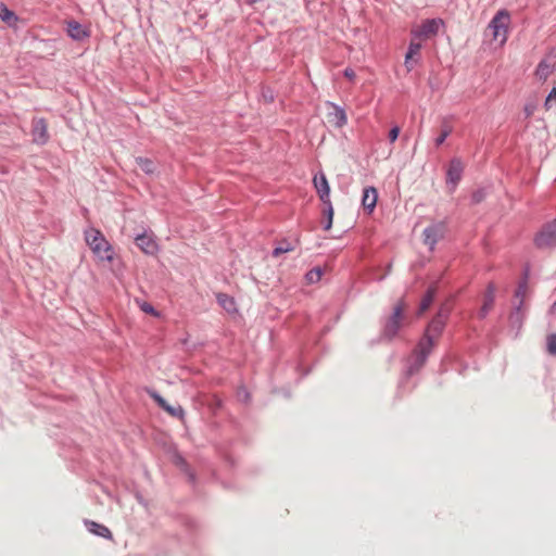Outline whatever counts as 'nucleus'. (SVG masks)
Masks as SVG:
<instances>
[{"label":"nucleus","mask_w":556,"mask_h":556,"mask_svg":"<svg viewBox=\"0 0 556 556\" xmlns=\"http://www.w3.org/2000/svg\"><path fill=\"white\" fill-rule=\"evenodd\" d=\"M534 110H535V106H534V105H532V104H531V105H526V106H525V113H526V116H527V117L532 116V114H533Z\"/></svg>","instance_id":"nucleus-35"},{"label":"nucleus","mask_w":556,"mask_h":556,"mask_svg":"<svg viewBox=\"0 0 556 556\" xmlns=\"http://www.w3.org/2000/svg\"><path fill=\"white\" fill-rule=\"evenodd\" d=\"M443 27L444 21L442 18H427L420 24L413 25L410 28V35L422 42L437 36Z\"/></svg>","instance_id":"nucleus-3"},{"label":"nucleus","mask_w":556,"mask_h":556,"mask_svg":"<svg viewBox=\"0 0 556 556\" xmlns=\"http://www.w3.org/2000/svg\"><path fill=\"white\" fill-rule=\"evenodd\" d=\"M434 294H435V288H430L427 291L426 295L421 300V303L419 306V314L425 313L430 307V305L433 302Z\"/></svg>","instance_id":"nucleus-22"},{"label":"nucleus","mask_w":556,"mask_h":556,"mask_svg":"<svg viewBox=\"0 0 556 556\" xmlns=\"http://www.w3.org/2000/svg\"><path fill=\"white\" fill-rule=\"evenodd\" d=\"M343 74H344V77H346L349 80H352V81L356 77L354 70H352L350 67L345 68Z\"/></svg>","instance_id":"nucleus-34"},{"label":"nucleus","mask_w":556,"mask_h":556,"mask_svg":"<svg viewBox=\"0 0 556 556\" xmlns=\"http://www.w3.org/2000/svg\"><path fill=\"white\" fill-rule=\"evenodd\" d=\"M444 233L445 225L443 223L430 225L424 230V243L432 249L443 238Z\"/></svg>","instance_id":"nucleus-7"},{"label":"nucleus","mask_w":556,"mask_h":556,"mask_svg":"<svg viewBox=\"0 0 556 556\" xmlns=\"http://www.w3.org/2000/svg\"><path fill=\"white\" fill-rule=\"evenodd\" d=\"M434 343H435V340L433 339V337L432 336H426V334L424 336V338L418 343V346H417V349L415 351V353H416V362H417L418 368L421 367L425 364L426 358L429 355V353L431 352Z\"/></svg>","instance_id":"nucleus-8"},{"label":"nucleus","mask_w":556,"mask_h":556,"mask_svg":"<svg viewBox=\"0 0 556 556\" xmlns=\"http://www.w3.org/2000/svg\"><path fill=\"white\" fill-rule=\"evenodd\" d=\"M534 243L540 249H548L556 245V219L546 224L535 236Z\"/></svg>","instance_id":"nucleus-5"},{"label":"nucleus","mask_w":556,"mask_h":556,"mask_svg":"<svg viewBox=\"0 0 556 556\" xmlns=\"http://www.w3.org/2000/svg\"><path fill=\"white\" fill-rule=\"evenodd\" d=\"M327 121L332 126L341 128L346 124L348 117L343 109L333 103H328Z\"/></svg>","instance_id":"nucleus-9"},{"label":"nucleus","mask_w":556,"mask_h":556,"mask_svg":"<svg viewBox=\"0 0 556 556\" xmlns=\"http://www.w3.org/2000/svg\"><path fill=\"white\" fill-rule=\"evenodd\" d=\"M556 70V54L553 52L545 55L538 64L535 77L540 81H545Z\"/></svg>","instance_id":"nucleus-6"},{"label":"nucleus","mask_w":556,"mask_h":556,"mask_svg":"<svg viewBox=\"0 0 556 556\" xmlns=\"http://www.w3.org/2000/svg\"><path fill=\"white\" fill-rule=\"evenodd\" d=\"M419 62V58H414V59H406L405 58V67L407 68L408 72L413 71V68L415 67V65Z\"/></svg>","instance_id":"nucleus-32"},{"label":"nucleus","mask_w":556,"mask_h":556,"mask_svg":"<svg viewBox=\"0 0 556 556\" xmlns=\"http://www.w3.org/2000/svg\"><path fill=\"white\" fill-rule=\"evenodd\" d=\"M556 104V87H554L551 92L548 93L545 102L544 108L546 111L551 110Z\"/></svg>","instance_id":"nucleus-29"},{"label":"nucleus","mask_w":556,"mask_h":556,"mask_svg":"<svg viewBox=\"0 0 556 556\" xmlns=\"http://www.w3.org/2000/svg\"><path fill=\"white\" fill-rule=\"evenodd\" d=\"M472 199H473V201H475L476 203H478V202L482 201L483 195H482V193H481L480 191H478V192H475V193H473Z\"/></svg>","instance_id":"nucleus-36"},{"label":"nucleus","mask_w":556,"mask_h":556,"mask_svg":"<svg viewBox=\"0 0 556 556\" xmlns=\"http://www.w3.org/2000/svg\"><path fill=\"white\" fill-rule=\"evenodd\" d=\"M399 134H400V127L399 126H394L389 131V140H390L391 143H393L397 139Z\"/></svg>","instance_id":"nucleus-33"},{"label":"nucleus","mask_w":556,"mask_h":556,"mask_svg":"<svg viewBox=\"0 0 556 556\" xmlns=\"http://www.w3.org/2000/svg\"><path fill=\"white\" fill-rule=\"evenodd\" d=\"M420 50H421V41L412 37L409 47H408V51L405 55L406 59L419 58Z\"/></svg>","instance_id":"nucleus-23"},{"label":"nucleus","mask_w":556,"mask_h":556,"mask_svg":"<svg viewBox=\"0 0 556 556\" xmlns=\"http://www.w3.org/2000/svg\"><path fill=\"white\" fill-rule=\"evenodd\" d=\"M327 205H328V207H327V210L325 211V214L327 215L326 224H325V226H324V229H325V230H329V229L331 228V226H332V220H333V214H334V212H333V207H332L331 203H329V204H327Z\"/></svg>","instance_id":"nucleus-30"},{"label":"nucleus","mask_w":556,"mask_h":556,"mask_svg":"<svg viewBox=\"0 0 556 556\" xmlns=\"http://www.w3.org/2000/svg\"><path fill=\"white\" fill-rule=\"evenodd\" d=\"M136 244L137 247L144 252L146 254H154L157 251V243L152 238V236H149L147 233H142L136 237Z\"/></svg>","instance_id":"nucleus-14"},{"label":"nucleus","mask_w":556,"mask_h":556,"mask_svg":"<svg viewBox=\"0 0 556 556\" xmlns=\"http://www.w3.org/2000/svg\"><path fill=\"white\" fill-rule=\"evenodd\" d=\"M494 299H495V289L492 285H489L484 296H483V303L479 311V317L484 318L489 312L493 308L494 305Z\"/></svg>","instance_id":"nucleus-18"},{"label":"nucleus","mask_w":556,"mask_h":556,"mask_svg":"<svg viewBox=\"0 0 556 556\" xmlns=\"http://www.w3.org/2000/svg\"><path fill=\"white\" fill-rule=\"evenodd\" d=\"M448 312L441 309L438 315L430 321L426 330V336H432L435 340L442 332L445 321L447 319Z\"/></svg>","instance_id":"nucleus-10"},{"label":"nucleus","mask_w":556,"mask_h":556,"mask_svg":"<svg viewBox=\"0 0 556 556\" xmlns=\"http://www.w3.org/2000/svg\"><path fill=\"white\" fill-rule=\"evenodd\" d=\"M218 304L226 309L228 313L236 312V303L233 298L229 296L226 293H218L216 295Z\"/></svg>","instance_id":"nucleus-20"},{"label":"nucleus","mask_w":556,"mask_h":556,"mask_svg":"<svg viewBox=\"0 0 556 556\" xmlns=\"http://www.w3.org/2000/svg\"><path fill=\"white\" fill-rule=\"evenodd\" d=\"M0 18L9 26H14L18 21L16 14L3 4L0 7Z\"/></svg>","instance_id":"nucleus-21"},{"label":"nucleus","mask_w":556,"mask_h":556,"mask_svg":"<svg viewBox=\"0 0 556 556\" xmlns=\"http://www.w3.org/2000/svg\"><path fill=\"white\" fill-rule=\"evenodd\" d=\"M314 186L317 190L319 199L325 203L329 204L330 202V187L326 176L321 173L319 176L314 177Z\"/></svg>","instance_id":"nucleus-12"},{"label":"nucleus","mask_w":556,"mask_h":556,"mask_svg":"<svg viewBox=\"0 0 556 556\" xmlns=\"http://www.w3.org/2000/svg\"><path fill=\"white\" fill-rule=\"evenodd\" d=\"M293 250H294V247L290 242L283 241L278 247L275 248V250L273 251V255L275 257H277L282 253H287V252H290Z\"/></svg>","instance_id":"nucleus-26"},{"label":"nucleus","mask_w":556,"mask_h":556,"mask_svg":"<svg viewBox=\"0 0 556 556\" xmlns=\"http://www.w3.org/2000/svg\"><path fill=\"white\" fill-rule=\"evenodd\" d=\"M139 307L146 314L152 315L154 317H160V312H157L150 303L148 302H139Z\"/></svg>","instance_id":"nucleus-28"},{"label":"nucleus","mask_w":556,"mask_h":556,"mask_svg":"<svg viewBox=\"0 0 556 556\" xmlns=\"http://www.w3.org/2000/svg\"><path fill=\"white\" fill-rule=\"evenodd\" d=\"M405 304L399 301L394 306L393 314L389 317L384 325L383 334L388 338H393L400 330L404 319Z\"/></svg>","instance_id":"nucleus-4"},{"label":"nucleus","mask_w":556,"mask_h":556,"mask_svg":"<svg viewBox=\"0 0 556 556\" xmlns=\"http://www.w3.org/2000/svg\"><path fill=\"white\" fill-rule=\"evenodd\" d=\"M151 397L159 404L160 407H162L165 412H167L170 416L182 418L184 417V409L181 406H173L168 404L160 394L152 392L150 393Z\"/></svg>","instance_id":"nucleus-15"},{"label":"nucleus","mask_w":556,"mask_h":556,"mask_svg":"<svg viewBox=\"0 0 556 556\" xmlns=\"http://www.w3.org/2000/svg\"><path fill=\"white\" fill-rule=\"evenodd\" d=\"M85 525H86L87 529L96 535H99V536H102L105 539L112 538V532L110 531V529L108 527H105L103 525H100V523L91 521V520H86Z\"/></svg>","instance_id":"nucleus-19"},{"label":"nucleus","mask_w":556,"mask_h":556,"mask_svg":"<svg viewBox=\"0 0 556 556\" xmlns=\"http://www.w3.org/2000/svg\"><path fill=\"white\" fill-rule=\"evenodd\" d=\"M378 200V192L377 189L374 187H367L364 189L363 192V199L362 204L364 210H366L368 213H371L377 204Z\"/></svg>","instance_id":"nucleus-17"},{"label":"nucleus","mask_w":556,"mask_h":556,"mask_svg":"<svg viewBox=\"0 0 556 556\" xmlns=\"http://www.w3.org/2000/svg\"><path fill=\"white\" fill-rule=\"evenodd\" d=\"M67 34L74 40H83L90 36L89 29L76 21L67 22Z\"/></svg>","instance_id":"nucleus-16"},{"label":"nucleus","mask_w":556,"mask_h":556,"mask_svg":"<svg viewBox=\"0 0 556 556\" xmlns=\"http://www.w3.org/2000/svg\"><path fill=\"white\" fill-rule=\"evenodd\" d=\"M510 14L507 10H500L491 20L486 30L490 33L493 41L503 47L509 34Z\"/></svg>","instance_id":"nucleus-1"},{"label":"nucleus","mask_w":556,"mask_h":556,"mask_svg":"<svg viewBox=\"0 0 556 556\" xmlns=\"http://www.w3.org/2000/svg\"><path fill=\"white\" fill-rule=\"evenodd\" d=\"M136 163L140 167V169L146 174H152L155 170V165L153 161L150 159L137 157Z\"/></svg>","instance_id":"nucleus-24"},{"label":"nucleus","mask_w":556,"mask_h":556,"mask_svg":"<svg viewBox=\"0 0 556 556\" xmlns=\"http://www.w3.org/2000/svg\"><path fill=\"white\" fill-rule=\"evenodd\" d=\"M85 239L92 252L100 260L109 262L113 260L112 248L99 230L92 228L87 230L85 232Z\"/></svg>","instance_id":"nucleus-2"},{"label":"nucleus","mask_w":556,"mask_h":556,"mask_svg":"<svg viewBox=\"0 0 556 556\" xmlns=\"http://www.w3.org/2000/svg\"><path fill=\"white\" fill-rule=\"evenodd\" d=\"M321 276V269L317 267L309 270L305 277L308 283H316L320 280Z\"/></svg>","instance_id":"nucleus-27"},{"label":"nucleus","mask_w":556,"mask_h":556,"mask_svg":"<svg viewBox=\"0 0 556 556\" xmlns=\"http://www.w3.org/2000/svg\"><path fill=\"white\" fill-rule=\"evenodd\" d=\"M33 137L34 141L43 144L48 141V125L43 118L33 121Z\"/></svg>","instance_id":"nucleus-11"},{"label":"nucleus","mask_w":556,"mask_h":556,"mask_svg":"<svg viewBox=\"0 0 556 556\" xmlns=\"http://www.w3.org/2000/svg\"><path fill=\"white\" fill-rule=\"evenodd\" d=\"M547 351L552 355H556V333L547 337Z\"/></svg>","instance_id":"nucleus-31"},{"label":"nucleus","mask_w":556,"mask_h":556,"mask_svg":"<svg viewBox=\"0 0 556 556\" xmlns=\"http://www.w3.org/2000/svg\"><path fill=\"white\" fill-rule=\"evenodd\" d=\"M451 132H452V126L448 124H443L442 128H441V134L435 139V146L437 147L441 146L445 141V139L451 135Z\"/></svg>","instance_id":"nucleus-25"},{"label":"nucleus","mask_w":556,"mask_h":556,"mask_svg":"<svg viewBox=\"0 0 556 556\" xmlns=\"http://www.w3.org/2000/svg\"><path fill=\"white\" fill-rule=\"evenodd\" d=\"M463 169H464V166L459 160L455 159V160L451 161L450 167L447 170L446 182H447V185H452V190L455 189L456 185L460 180Z\"/></svg>","instance_id":"nucleus-13"},{"label":"nucleus","mask_w":556,"mask_h":556,"mask_svg":"<svg viewBox=\"0 0 556 556\" xmlns=\"http://www.w3.org/2000/svg\"><path fill=\"white\" fill-rule=\"evenodd\" d=\"M249 3H255L257 2L258 0H247Z\"/></svg>","instance_id":"nucleus-37"}]
</instances>
